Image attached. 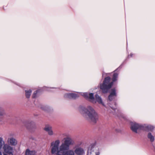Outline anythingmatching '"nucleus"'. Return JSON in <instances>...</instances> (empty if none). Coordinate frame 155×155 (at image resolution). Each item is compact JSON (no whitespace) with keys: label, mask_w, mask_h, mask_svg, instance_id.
I'll use <instances>...</instances> for the list:
<instances>
[{"label":"nucleus","mask_w":155,"mask_h":155,"mask_svg":"<svg viewBox=\"0 0 155 155\" xmlns=\"http://www.w3.org/2000/svg\"><path fill=\"white\" fill-rule=\"evenodd\" d=\"M82 92L68 93L64 94V97L67 99H76L79 97L80 95L82 96L80 93Z\"/></svg>","instance_id":"8"},{"label":"nucleus","mask_w":155,"mask_h":155,"mask_svg":"<svg viewBox=\"0 0 155 155\" xmlns=\"http://www.w3.org/2000/svg\"><path fill=\"white\" fill-rule=\"evenodd\" d=\"M4 155H8L7 154H6V153H4L3 154Z\"/></svg>","instance_id":"27"},{"label":"nucleus","mask_w":155,"mask_h":155,"mask_svg":"<svg viewBox=\"0 0 155 155\" xmlns=\"http://www.w3.org/2000/svg\"><path fill=\"white\" fill-rule=\"evenodd\" d=\"M130 124V129L132 131L136 133H138V130H140L144 127L142 124L135 122H131Z\"/></svg>","instance_id":"6"},{"label":"nucleus","mask_w":155,"mask_h":155,"mask_svg":"<svg viewBox=\"0 0 155 155\" xmlns=\"http://www.w3.org/2000/svg\"><path fill=\"white\" fill-rule=\"evenodd\" d=\"M116 103H114V106H113L110 103L108 104V105L109 107V109H111L115 111V114L119 117H122L124 119L126 120L127 117L124 115L121 112V111L116 108Z\"/></svg>","instance_id":"7"},{"label":"nucleus","mask_w":155,"mask_h":155,"mask_svg":"<svg viewBox=\"0 0 155 155\" xmlns=\"http://www.w3.org/2000/svg\"><path fill=\"white\" fill-rule=\"evenodd\" d=\"M31 92L32 91L30 89L25 90V95L27 98H28L30 97L31 94Z\"/></svg>","instance_id":"15"},{"label":"nucleus","mask_w":155,"mask_h":155,"mask_svg":"<svg viewBox=\"0 0 155 155\" xmlns=\"http://www.w3.org/2000/svg\"><path fill=\"white\" fill-rule=\"evenodd\" d=\"M101 150L96 142L91 144L88 147L87 155H100Z\"/></svg>","instance_id":"5"},{"label":"nucleus","mask_w":155,"mask_h":155,"mask_svg":"<svg viewBox=\"0 0 155 155\" xmlns=\"http://www.w3.org/2000/svg\"><path fill=\"white\" fill-rule=\"evenodd\" d=\"M60 141L57 139L51 143V153L54 155H74L75 150H69L70 146L74 143V140L70 137L64 139V141L60 145Z\"/></svg>","instance_id":"1"},{"label":"nucleus","mask_w":155,"mask_h":155,"mask_svg":"<svg viewBox=\"0 0 155 155\" xmlns=\"http://www.w3.org/2000/svg\"><path fill=\"white\" fill-rule=\"evenodd\" d=\"M25 155H36V152L35 151H30L28 149H27Z\"/></svg>","instance_id":"16"},{"label":"nucleus","mask_w":155,"mask_h":155,"mask_svg":"<svg viewBox=\"0 0 155 155\" xmlns=\"http://www.w3.org/2000/svg\"><path fill=\"white\" fill-rule=\"evenodd\" d=\"M4 144V142L3 141L2 138L0 137V150L2 149L3 145Z\"/></svg>","instance_id":"21"},{"label":"nucleus","mask_w":155,"mask_h":155,"mask_svg":"<svg viewBox=\"0 0 155 155\" xmlns=\"http://www.w3.org/2000/svg\"><path fill=\"white\" fill-rule=\"evenodd\" d=\"M3 148L5 153L9 155H12L13 148L12 147L7 144H4Z\"/></svg>","instance_id":"9"},{"label":"nucleus","mask_w":155,"mask_h":155,"mask_svg":"<svg viewBox=\"0 0 155 155\" xmlns=\"http://www.w3.org/2000/svg\"><path fill=\"white\" fill-rule=\"evenodd\" d=\"M121 131V130L120 129H115V131L117 133H120Z\"/></svg>","instance_id":"24"},{"label":"nucleus","mask_w":155,"mask_h":155,"mask_svg":"<svg viewBox=\"0 0 155 155\" xmlns=\"http://www.w3.org/2000/svg\"><path fill=\"white\" fill-rule=\"evenodd\" d=\"M147 137L151 142H153L154 140V137L152 134L149 132L147 134Z\"/></svg>","instance_id":"17"},{"label":"nucleus","mask_w":155,"mask_h":155,"mask_svg":"<svg viewBox=\"0 0 155 155\" xmlns=\"http://www.w3.org/2000/svg\"><path fill=\"white\" fill-rule=\"evenodd\" d=\"M117 96L116 90L115 88L111 89L110 94L108 96V100L110 101H113Z\"/></svg>","instance_id":"10"},{"label":"nucleus","mask_w":155,"mask_h":155,"mask_svg":"<svg viewBox=\"0 0 155 155\" xmlns=\"http://www.w3.org/2000/svg\"><path fill=\"white\" fill-rule=\"evenodd\" d=\"M134 55V54L133 53H130L129 55H128V57L129 58L132 57H133Z\"/></svg>","instance_id":"23"},{"label":"nucleus","mask_w":155,"mask_h":155,"mask_svg":"<svg viewBox=\"0 0 155 155\" xmlns=\"http://www.w3.org/2000/svg\"><path fill=\"white\" fill-rule=\"evenodd\" d=\"M56 88L55 87H49L46 86L44 87L43 88V89L45 90H46L49 91H51V89Z\"/></svg>","instance_id":"20"},{"label":"nucleus","mask_w":155,"mask_h":155,"mask_svg":"<svg viewBox=\"0 0 155 155\" xmlns=\"http://www.w3.org/2000/svg\"><path fill=\"white\" fill-rule=\"evenodd\" d=\"M74 150L75 154L76 155H85V150L82 147H76Z\"/></svg>","instance_id":"11"},{"label":"nucleus","mask_w":155,"mask_h":155,"mask_svg":"<svg viewBox=\"0 0 155 155\" xmlns=\"http://www.w3.org/2000/svg\"><path fill=\"white\" fill-rule=\"evenodd\" d=\"M8 143L11 145L15 146L17 144V141L13 137H11L8 138Z\"/></svg>","instance_id":"14"},{"label":"nucleus","mask_w":155,"mask_h":155,"mask_svg":"<svg viewBox=\"0 0 155 155\" xmlns=\"http://www.w3.org/2000/svg\"><path fill=\"white\" fill-rule=\"evenodd\" d=\"M110 74V73H106L104 72H103L102 73V77H104L108 76L109 74Z\"/></svg>","instance_id":"22"},{"label":"nucleus","mask_w":155,"mask_h":155,"mask_svg":"<svg viewBox=\"0 0 155 155\" xmlns=\"http://www.w3.org/2000/svg\"><path fill=\"white\" fill-rule=\"evenodd\" d=\"M5 114V111L3 110L0 109V121H2V117Z\"/></svg>","instance_id":"18"},{"label":"nucleus","mask_w":155,"mask_h":155,"mask_svg":"<svg viewBox=\"0 0 155 155\" xmlns=\"http://www.w3.org/2000/svg\"><path fill=\"white\" fill-rule=\"evenodd\" d=\"M118 75L117 73H114L111 81L110 77L107 76L105 78L103 83H100L99 87L103 93H106L108 92L113 86L114 82L117 81Z\"/></svg>","instance_id":"3"},{"label":"nucleus","mask_w":155,"mask_h":155,"mask_svg":"<svg viewBox=\"0 0 155 155\" xmlns=\"http://www.w3.org/2000/svg\"><path fill=\"white\" fill-rule=\"evenodd\" d=\"M146 127L148 128H153V126H152L150 125H147V126H146Z\"/></svg>","instance_id":"26"},{"label":"nucleus","mask_w":155,"mask_h":155,"mask_svg":"<svg viewBox=\"0 0 155 155\" xmlns=\"http://www.w3.org/2000/svg\"><path fill=\"white\" fill-rule=\"evenodd\" d=\"M0 155H2V153L1 151H0Z\"/></svg>","instance_id":"28"},{"label":"nucleus","mask_w":155,"mask_h":155,"mask_svg":"<svg viewBox=\"0 0 155 155\" xmlns=\"http://www.w3.org/2000/svg\"><path fill=\"white\" fill-rule=\"evenodd\" d=\"M44 130L50 136L54 135L55 134L52 130V127L50 125L46 126L44 128Z\"/></svg>","instance_id":"12"},{"label":"nucleus","mask_w":155,"mask_h":155,"mask_svg":"<svg viewBox=\"0 0 155 155\" xmlns=\"http://www.w3.org/2000/svg\"><path fill=\"white\" fill-rule=\"evenodd\" d=\"M42 108L45 111L48 113H51L53 111V107L49 105L43 106L42 107Z\"/></svg>","instance_id":"13"},{"label":"nucleus","mask_w":155,"mask_h":155,"mask_svg":"<svg viewBox=\"0 0 155 155\" xmlns=\"http://www.w3.org/2000/svg\"><path fill=\"white\" fill-rule=\"evenodd\" d=\"M80 94L84 97L93 104H95L97 102L98 104H102L103 106L106 107L104 103L102 98L98 94H96L95 96V99L94 96V94L92 93H88L85 92L81 93Z\"/></svg>","instance_id":"4"},{"label":"nucleus","mask_w":155,"mask_h":155,"mask_svg":"<svg viewBox=\"0 0 155 155\" xmlns=\"http://www.w3.org/2000/svg\"><path fill=\"white\" fill-rule=\"evenodd\" d=\"M39 91H40L39 90H38L37 91H35L34 92V93L32 95L33 98H36V97H37L38 95V94Z\"/></svg>","instance_id":"19"},{"label":"nucleus","mask_w":155,"mask_h":155,"mask_svg":"<svg viewBox=\"0 0 155 155\" xmlns=\"http://www.w3.org/2000/svg\"><path fill=\"white\" fill-rule=\"evenodd\" d=\"M12 82L14 83L15 84H16V85H17L18 86H20V84L19 83L16 82H14L13 81Z\"/></svg>","instance_id":"25"},{"label":"nucleus","mask_w":155,"mask_h":155,"mask_svg":"<svg viewBox=\"0 0 155 155\" xmlns=\"http://www.w3.org/2000/svg\"><path fill=\"white\" fill-rule=\"evenodd\" d=\"M78 110L83 115H87L91 121L94 123H96L98 120V116L94 108L91 106L86 107L80 106Z\"/></svg>","instance_id":"2"}]
</instances>
